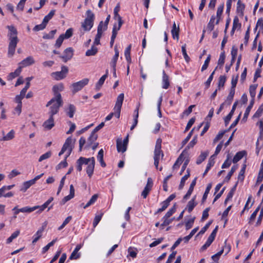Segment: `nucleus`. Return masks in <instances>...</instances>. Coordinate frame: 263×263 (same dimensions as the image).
I'll list each match as a JSON object with an SVG mask.
<instances>
[{"label":"nucleus","mask_w":263,"mask_h":263,"mask_svg":"<svg viewBox=\"0 0 263 263\" xmlns=\"http://www.w3.org/2000/svg\"><path fill=\"white\" fill-rule=\"evenodd\" d=\"M74 140L72 139L71 137L67 138L63 147L59 153V156H61L63 154L65 153L64 160L61 161L57 166V170H60L62 168L66 167L68 164L67 162V159L70 156L71 152L74 147Z\"/></svg>","instance_id":"f257e3e1"},{"label":"nucleus","mask_w":263,"mask_h":263,"mask_svg":"<svg viewBox=\"0 0 263 263\" xmlns=\"http://www.w3.org/2000/svg\"><path fill=\"white\" fill-rule=\"evenodd\" d=\"M8 29V37L9 41L8 50V56L12 57L15 51V48L18 42V39L17 36V31L14 26H7Z\"/></svg>","instance_id":"f03ea898"},{"label":"nucleus","mask_w":263,"mask_h":263,"mask_svg":"<svg viewBox=\"0 0 263 263\" xmlns=\"http://www.w3.org/2000/svg\"><path fill=\"white\" fill-rule=\"evenodd\" d=\"M124 95L123 93H120L117 97V101L114 108V112L110 113L105 118V121H109L115 116L117 118H119L120 116L121 109L124 100Z\"/></svg>","instance_id":"7ed1b4c3"},{"label":"nucleus","mask_w":263,"mask_h":263,"mask_svg":"<svg viewBox=\"0 0 263 263\" xmlns=\"http://www.w3.org/2000/svg\"><path fill=\"white\" fill-rule=\"evenodd\" d=\"M63 105L62 98L53 97L46 104L47 107H49V114L54 115L57 114L60 107Z\"/></svg>","instance_id":"20e7f679"},{"label":"nucleus","mask_w":263,"mask_h":263,"mask_svg":"<svg viewBox=\"0 0 263 263\" xmlns=\"http://www.w3.org/2000/svg\"><path fill=\"white\" fill-rule=\"evenodd\" d=\"M86 14V17L84 22L82 23L81 26L84 31H89L93 27L95 14L90 10H88Z\"/></svg>","instance_id":"39448f33"},{"label":"nucleus","mask_w":263,"mask_h":263,"mask_svg":"<svg viewBox=\"0 0 263 263\" xmlns=\"http://www.w3.org/2000/svg\"><path fill=\"white\" fill-rule=\"evenodd\" d=\"M88 82L89 79L88 78H85L79 82L74 83L72 85L73 92H76L81 90L85 86H86L88 83Z\"/></svg>","instance_id":"423d86ee"},{"label":"nucleus","mask_w":263,"mask_h":263,"mask_svg":"<svg viewBox=\"0 0 263 263\" xmlns=\"http://www.w3.org/2000/svg\"><path fill=\"white\" fill-rule=\"evenodd\" d=\"M68 71V68L66 66H64L62 67L61 71L53 72L51 75L56 80H60L64 79L66 77Z\"/></svg>","instance_id":"0eeeda50"},{"label":"nucleus","mask_w":263,"mask_h":263,"mask_svg":"<svg viewBox=\"0 0 263 263\" xmlns=\"http://www.w3.org/2000/svg\"><path fill=\"white\" fill-rule=\"evenodd\" d=\"M88 163L85 164V165H87L86 168V173L88 176L90 178L93 173L95 165V159L94 157H91L87 158Z\"/></svg>","instance_id":"6e6552de"},{"label":"nucleus","mask_w":263,"mask_h":263,"mask_svg":"<svg viewBox=\"0 0 263 263\" xmlns=\"http://www.w3.org/2000/svg\"><path fill=\"white\" fill-rule=\"evenodd\" d=\"M163 157V154L159 149V145H157V148H155L154 151V165L157 169H158L159 162L161 158Z\"/></svg>","instance_id":"1a4fd4ad"},{"label":"nucleus","mask_w":263,"mask_h":263,"mask_svg":"<svg viewBox=\"0 0 263 263\" xmlns=\"http://www.w3.org/2000/svg\"><path fill=\"white\" fill-rule=\"evenodd\" d=\"M153 185V181L151 178H148L146 186L141 193L143 198H146L152 190Z\"/></svg>","instance_id":"9d476101"},{"label":"nucleus","mask_w":263,"mask_h":263,"mask_svg":"<svg viewBox=\"0 0 263 263\" xmlns=\"http://www.w3.org/2000/svg\"><path fill=\"white\" fill-rule=\"evenodd\" d=\"M35 63V61L33 58L31 56H29L24 59L21 62L18 63V66L22 69L24 67L29 66Z\"/></svg>","instance_id":"9b49d317"},{"label":"nucleus","mask_w":263,"mask_h":263,"mask_svg":"<svg viewBox=\"0 0 263 263\" xmlns=\"http://www.w3.org/2000/svg\"><path fill=\"white\" fill-rule=\"evenodd\" d=\"M120 5L118 4L114 9V17L115 20H117L118 22V26H119V27H121L122 24H123V22L122 20L121 16L119 14V12L120 11Z\"/></svg>","instance_id":"f8f14e48"},{"label":"nucleus","mask_w":263,"mask_h":263,"mask_svg":"<svg viewBox=\"0 0 263 263\" xmlns=\"http://www.w3.org/2000/svg\"><path fill=\"white\" fill-rule=\"evenodd\" d=\"M73 54V50L72 48L69 47L64 50V54L62 57V58L63 59L64 62H66L67 61L72 58Z\"/></svg>","instance_id":"ddd939ff"},{"label":"nucleus","mask_w":263,"mask_h":263,"mask_svg":"<svg viewBox=\"0 0 263 263\" xmlns=\"http://www.w3.org/2000/svg\"><path fill=\"white\" fill-rule=\"evenodd\" d=\"M22 100L18 99V98H14V102L17 104V105L15 107L13 114L17 115V116L20 115L22 112Z\"/></svg>","instance_id":"4468645a"},{"label":"nucleus","mask_w":263,"mask_h":263,"mask_svg":"<svg viewBox=\"0 0 263 263\" xmlns=\"http://www.w3.org/2000/svg\"><path fill=\"white\" fill-rule=\"evenodd\" d=\"M53 116V115H50L49 119L44 122L43 126L45 129L49 130L54 126V119Z\"/></svg>","instance_id":"2eb2a0df"},{"label":"nucleus","mask_w":263,"mask_h":263,"mask_svg":"<svg viewBox=\"0 0 263 263\" xmlns=\"http://www.w3.org/2000/svg\"><path fill=\"white\" fill-rule=\"evenodd\" d=\"M64 89V86L62 84H59L53 86L52 90L54 93V97L62 98L60 92Z\"/></svg>","instance_id":"dca6fc26"},{"label":"nucleus","mask_w":263,"mask_h":263,"mask_svg":"<svg viewBox=\"0 0 263 263\" xmlns=\"http://www.w3.org/2000/svg\"><path fill=\"white\" fill-rule=\"evenodd\" d=\"M127 145L122 142L121 139L117 140V148L118 152L124 153L127 149Z\"/></svg>","instance_id":"f3484780"},{"label":"nucleus","mask_w":263,"mask_h":263,"mask_svg":"<svg viewBox=\"0 0 263 263\" xmlns=\"http://www.w3.org/2000/svg\"><path fill=\"white\" fill-rule=\"evenodd\" d=\"M87 158L81 157L77 161V169L79 172H81L82 170V165L88 163Z\"/></svg>","instance_id":"a211bd4d"},{"label":"nucleus","mask_w":263,"mask_h":263,"mask_svg":"<svg viewBox=\"0 0 263 263\" xmlns=\"http://www.w3.org/2000/svg\"><path fill=\"white\" fill-rule=\"evenodd\" d=\"M195 200L196 196H194L190 201H189L185 208L189 213H191L197 204V203L195 201Z\"/></svg>","instance_id":"6ab92c4d"},{"label":"nucleus","mask_w":263,"mask_h":263,"mask_svg":"<svg viewBox=\"0 0 263 263\" xmlns=\"http://www.w3.org/2000/svg\"><path fill=\"white\" fill-rule=\"evenodd\" d=\"M179 28L177 27L175 22H174L173 27L171 30L172 37L174 39H176L177 41L179 40Z\"/></svg>","instance_id":"aec40b11"},{"label":"nucleus","mask_w":263,"mask_h":263,"mask_svg":"<svg viewBox=\"0 0 263 263\" xmlns=\"http://www.w3.org/2000/svg\"><path fill=\"white\" fill-rule=\"evenodd\" d=\"M170 86L169 78L168 76L166 74L165 71H163V77H162V88L163 89H167Z\"/></svg>","instance_id":"412c9836"},{"label":"nucleus","mask_w":263,"mask_h":263,"mask_svg":"<svg viewBox=\"0 0 263 263\" xmlns=\"http://www.w3.org/2000/svg\"><path fill=\"white\" fill-rule=\"evenodd\" d=\"M108 70H107L106 71V73L102 76L99 80L98 82L97 83L96 85V89L99 90L100 89L102 85L104 84L105 80L108 77Z\"/></svg>","instance_id":"4be33fe9"},{"label":"nucleus","mask_w":263,"mask_h":263,"mask_svg":"<svg viewBox=\"0 0 263 263\" xmlns=\"http://www.w3.org/2000/svg\"><path fill=\"white\" fill-rule=\"evenodd\" d=\"M115 54L114 56L113 57L112 59H111V61L110 63V66L112 68H115L116 67L117 62L118 61L119 55V51H118V49L117 48V47L115 48Z\"/></svg>","instance_id":"5701e85b"},{"label":"nucleus","mask_w":263,"mask_h":263,"mask_svg":"<svg viewBox=\"0 0 263 263\" xmlns=\"http://www.w3.org/2000/svg\"><path fill=\"white\" fill-rule=\"evenodd\" d=\"M76 107L73 105L69 104L67 108H66L65 111L69 117L72 118L76 112Z\"/></svg>","instance_id":"b1692460"},{"label":"nucleus","mask_w":263,"mask_h":263,"mask_svg":"<svg viewBox=\"0 0 263 263\" xmlns=\"http://www.w3.org/2000/svg\"><path fill=\"white\" fill-rule=\"evenodd\" d=\"M33 184H34V181H32V180L25 181L23 183L20 189V191L23 192H25L31 185Z\"/></svg>","instance_id":"393cba45"},{"label":"nucleus","mask_w":263,"mask_h":263,"mask_svg":"<svg viewBox=\"0 0 263 263\" xmlns=\"http://www.w3.org/2000/svg\"><path fill=\"white\" fill-rule=\"evenodd\" d=\"M97 138H98L97 134H96L95 133L92 132L90 136L89 137V138L87 139V146H90V145H91L95 142V141L97 140Z\"/></svg>","instance_id":"a878e982"},{"label":"nucleus","mask_w":263,"mask_h":263,"mask_svg":"<svg viewBox=\"0 0 263 263\" xmlns=\"http://www.w3.org/2000/svg\"><path fill=\"white\" fill-rule=\"evenodd\" d=\"M22 71V69L18 66V67L12 72H11L8 76V80L11 81L15 78L18 77Z\"/></svg>","instance_id":"bb28decb"},{"label":"nucleus","mask_w":263,"mask_h":263,"mask_svg":"<svg viewBox=\"0 0 263 263\" xmlns=\"http://www.w3.org/2000/svg\"><path fill=\"white\" fill-rule=\"evenodd\" d=\"M44 231L43 228L39 229L33 236L32 243H34L42 237Z\"/></svg>","instance_id":"cd10ccee"},{"label":"nucleus","mask_w":263,"mask_h":263,"mask_svg":"<svg viewBox=\"0 0 263 263\" xmlns=\"http://www.w3.org/2000/svg\"><path fill=\"white\" fill-rule=\"evenodd\" d=\"M237 105V102H235L234 104L233 105L232 108L230 112V113L226 116V117L224 119L226 123H229V122L230 121L233 115L234 112L236 108Z\"/></svg>","instance_id":"c85d7f7f"},{"label":"nucleus","mask_w":263,"mask_h":263,"mask_svg":"<svg viewBox=\"0 0 263 263\" xmlns=\"http://www.w3.org/2000/svg\"><path fill=\"white\" fill-rule=\"evenodd\" d=\"M214 156H211L210 158L209 159V160L208 161V163L207 164L206 169L203 173V176H204L211 169V167L213 166L215 163L214 161Z\"/></svg>","instance_id":"c756f323"},{"label":"nucleus","mask_w":263,"mask_h":263,"mask_svg":"<svg viewBox=\"0 0 263 263\" xmlns=\"http://www.w3.org/2000/svg\"><path fill=\"white\" fill-rule=\"evenodd\" d=\"M175 219V218H165V217H163L162 218V220L163 222L160 224V229H163L165 226H168L171 224L172 221Z\"/></svg>","instance_id":"7c9ffc66"},{"label":"nucleus","mask_w":263,"mask_h":263,"mask_svg":"<svg viewBox=\"0 0 263 263\" xmlns=\"http://www.w3.org/2000/svg\"><path fill=\"white\" fill-rule=\"evenodd\" d=\"M187 174L182 177L180 184L179 185V190H182L184 186L186 180L189 178L190 176V171L189 170L186 171Z\"/></svg>","instance_id":"2f4dec72"},{"label":"nucleus","mask_w":263,"mask_h":263,"mask_svg":"<svg viewBox=\"0 0 263 263\" xmlns=\"http://www.w3.org/2000/svg\"><path fill=\"white\" fill-rule=\"evenodd\" d=\"M246 154L245 151H240L237 152L233 159V162L234 163H237L240 159H241L244 155Z\"/></svg>","instance_id":"473e14b6"},{"label":"nucleus","mask_w":263,"mask_h":263,"mask_svg":"<svg viewBox=\"0 0 263 263\" xmlns=\"http://www.w3.org/2000/svg\"><path fill=\"white\" fill-rule=\"evenodd\" d=\"M254 103V102L253 100H251L250 101V104L249 105V106L247 107V108H246V109L245 110L242 120L246 121L247 119L248 116L250 114V112L252 108L253 107Z\"/></svg>","instance_id":"72a5a7b5"},{"label":"nucleus","mask_w":263,"mask_h":263,"mask_svg":"<svg viewBox=\"0 0 263 263\" xmlns=\"http://www.w3.org/2000/svg\"><path fill=\"white\" fill-rule=\"evenodd\" d=\"M102 33L101 27L100 26L99 27H98V29H97V33L96 35L95 41L93 42L94 45H98L100 44V39L102 36Z\"/></svg>","instance_id":"f704fd0d"},{"label":"nucleus","mask_w":263,"mask_h":263,"mask_svg":"<svg viewBox=\"0 0 263 263\" xmlns=\"http://www.w3.org/2000/svg\"><path fill=\"white\" fill-rule=\"evenodd\" d=\"M184 154V151L181 153L180 156L178 158L176 161L174 163L173 168V169L177 168L179 167L180 165L182 163L183 161V156Z\"/></svg>","instance_id":"c9c22d12"},{"label":"nucleus","mask_w":263,"mask_h":263,"mask_svg":"<svg viewBox=\"0 0 263 263\" xmlns=\"http://www.w3.org/2000/svg\"><path fill=\"white\" fill-rule=\"evenodd\" d=\"M235 90L230 89L229 95L228 96L226 100L224 103L227 104L228 105H230L233 99L234 96L235 95Z\"/></svg>","instance_id":"e433bc0d"},{"label":"nucleus","mask_w":263,"mask_h":263,"mask_svg":"<svg viewBox=\"0 0 263 263\" xmlns=\"http://www.w3.org/2000/svg\"><path fill=\"white\" fill-rule=\"evenodd\" d=\"M241 27V24L239 23V20L237 17H235L233 22V27L231 33H234L235 30L239 29Z\"/></svg>","instance_id":"4c0bfd02"},{"label":"nucleus","mask_w":263,"mask_h":263,"mask_svg":"<svg viewBox=\"0 0 263 263\" xmlns=\"http://www.w3.org/2000/svg\"><path fill=\"white\" fill-rule=\"evenodd\" d=\"M223 7H224L223 5H222L219 6L217 8V13H216V17H217V21L216 22V24L219 23V22L220 20L221 19V16L223 12Z\"/></svg>","instance_id":"58836bf2"},{"label":"nucleus","mask_w":263,"mask_h":263,"mask_svg":"<svg viewBox=\"0 0 263 263\" xmlns=\"http://www.w3.org/2000/svg\"><path fill=\"white\" fill-rule=\"evenodd\" d=\"M128 255H127V257L128 256H130L132 258H135L137 255V250L135 248L129 247L128 249Z\"/></svg>","instance_id":"ea45409f"},{"label":"nucleus","mask_w":263,"mask_h":263,"mask_svg":"<svg viewBox=\"0 0 263 263\" xmlns=\"http://www.w3.org/2000/svg\"><path fill=\"white\" fill-rule=\"evenodd\" d=\"M98 197V196L97 194L93 195L91 199L88 201V202L83 207L84 209H86L87 208L89 207L91 205L93 204L97 200V198Z\"/></svg>","instance_id":"a19ab883"},{"label":"nucleus","mask_w":263,"mask_h":263,"mask_svg":"<svg viewBox=\"0 0 263 263\" xmlns=\"http://www.w3.org/2000/svg\"><path fill=\"white\" fill-rule=\"evenodd\" d=\"M237 165H234L231 167L230 171L229 172V173L228 174V175H227V176L226 177V178L224 180V182H228L230 180L231 177L233 175V173L237 170Z\"/></svg>","instance_id":"79ce46f5"},{"label":"nucleus","mask_w":263,"mask_h":263,"mask_svg":"<svg viewBox=\"0 0 263 263\" xmlns=\"http://www.w3.org/2000/svg\"><path fill=\"white\" fill-rule=\"evenodd\" d=\"M245 8V6L243 4L241 3L240 0H238L237 3V12L238 13L241 15L243 13V11Z\"/></svg>","instance_id":"37998d69"},{"label":"nucleus","mask_w":263,"mask_h":263,"mask_svg":"<svg viewBox=\"0 0 263 263\" xmlns=\"http://www.w3.org/2000/svg\"><path fill=\"white\" fill-rule=\"evenodd\" d=\"M208 155V152H202L197 159L196 163L198 164L201 163L205 159Z\"/></svg>","instance_id":"c03bdc74"},{"label":"nucleus","mask_w":263,"mask_h":263,"mask_svg":"<svg viewBox=\"0 0 263 263\" xmlns=\"http://www.w3.org/2000/svg\"><path fill=\"white\" fill-rule=\"evenodd\" d=\"M216 17L214 15L212 16L211 19L208 24L207 29L210 31H212L214 28V22L215 20Z\"/></svg>","instance_id":"a18cd8bd"},{"label":"nucleus","mask_w":263,"mask_h":263,"mask_svg":"<svg viewBox=\"0 0 263 263\" xmlns=\"http://www.w3.org/2000/svg\"><path fill=\"white\" fill-rule=\"evenodd\" d=\"M257 88V85H252L250 86L249 92L250 96L252 98L251 100H253L254 101V98L256 95V89Z\"/></svg>","instance_id":"49530a36"},{"label":"nucleus","mask_w":263,"mask_h":263,"mask_svg":"<svg viewBox=\"0 0 263 263\" xmlns=\"http://www.w3.org/2000/svg\"><path fill=\"white\" fill-rule=\"evenodd\" d=\"M36 210V208L30 207V206H24L20 209V211L22 213H30Z\"/></svg>","instance_id":"de8ad7c7"},{"label":"nucleus","mask_w":263,"mask_h":263,"mask_svg":"<svg viewBox=\"0 0 263 263\" xmlns=\"http://www.w3.org/2000/svg\"><path fill=\"white\" fill-rule=\"evenodd\" d=\"M14 131L12 129L11 130L6 136L3 137V140L9 141L12 139L14 137Z\"/></svg>","instance_id":"09e8293b"},{"label":"nucleus","mask_w":263,"mask_h":263,"mask_svg":"<svg viewBox=\"0 0 263 263\" xmlns=\"http://www.w3.org/2000/svg\"><path fill=\"white\" fill-rule=\"evenodd\" d=\"M120 28L121 27H119V26H117L116 24L114 25L112 31V35L111 37V39L112 40H115L118 33V31L120 29Z\"/></svg>","instance_id":"8fccbe9b"},{"label":"nucleus","mask_w":263,"mask_h":263,"mask_svg":"<svg viewBox=\"0 0 263 263\" xmlns=\"http://www.w3.org/2000/svg\"><path fill=\"white\" fill-rule=\"evenodd\" d=\"M55 13V10H52L50 11V12L46 15L44 19L43 22H45L46 24L48 23V22L52 18V17L53 16Z\"/></svg>","instance_id":"3c124183"},{"label":"nucleus","mask_w":263,"mask_h":263,"mask_svg":"<svg viewBox=\"0 0 263 263\" xmlns=\"http://www.w3.org/2000/svg\"><path fill=\"white\" fill-rule=\"evenodd\" d=\"M58 240V238H56L55 239H53L52 241H51L50 242H49L48 244H47L46 246H45L42 249V253H45L50 248V247L54 245V244L55 243V242Z\"/></svg>","instance_id":"603ef678"},{"label":"nucleus","mask_w":263,"mask_h":263,"mask_svg":"<svg viewBox=\"0 0 263 263\" xmlns=\"http://www.w3.org/2000/svg\"><path fill=\"white\" fill-rule=\"evenodd\" d=\"M98 49L97 48L95 47L94 46H92L90 49L88 50L86 52V56H91L95 55L97 52Z\"/></svg>","instance_id":"864d4df0"},{"label":"nucleus","mask_w":263,"mask_h":263,"mask_svg":"<svg viewBox=\"0 0 263 263\" xmlns=\"http://www.w3.org/2000/svg\"><path fill=\"white\" fill-rule=\"evenodd\" d=\"M226 81V77L224 76H220L219 78L218 81V89L224 86V83Z\"/></svg>","instance_id":"5fc2aeb1"},{"label":"nucleus","mask_w":263,"mask_h":263,"mask_svg":"<svg viewBox=\"0 0 263 263\" xmlns=\"http://www.w3.org/2000/svg\"><path fill=\"white\" fill-rule=\"evenodd\" d=\"M225 58H226V55H225L224 52V51L222 52L220 54V56H219V59L218 61V65H220L221 66H222L224 63Z\"/></svg>","instance_id":"6e6d98bb"},{"label":"nucleus","mask_w":263,"mask_h":263,"mask_svg":"<svg viewBox=\"0 0 263 263\" xmlns=\"http://www.w3.org/2000/svg\"><path fill=\"white\" fill-rule=\"evenodd\" d=\"M235 187L236 186H234L230 192L229 193H228V194L227 195V198H226L225 199V201H224V204H226L227 203V202H228V201H229L230 200H231L232 197H233V196L234 195V192H235Z\"/></svg>","instance_id":"4d7b16f0"},{"label":"nucleus","mask_w":263,"mask_h":263,"mask_svg":"<svg viewBox=\"0 0 263 263\" xmlns=\"http://www.w3.org/2000/svg\"><path fill=\"white\" fill-rule=\"evenodd\" d=\"M195 219V217H193L187 220L185 224L186 230H189L192 227Z\"/></svg>","instance_id":"13d9d810"},{"label":"nucleus","mask_w":263,"mask_h":263,"mask_svg":"<svg viewBox=\"0 0 263 263\" xmlns=\"http://www.w3.org/2000/svg\"><path fill=\"white\" fill-rule=\"evenodd\" d=\"M71 219L72 217L71 216H68L63 221V223L58 228V230L60 231L62 230L65 227V226L70 222Z\"/></svg>","instance_id":"bf43d9fd"},{"label":"nucleus","mask_w":263,"mask_h":263,"mask_svg":"<svg viewBox=\"0 0 263 263\" xmlns=\"http://www.w3.org/2000/svg\"><path fill=\"white\" fill-rule=\"evenodd\" d=\"M46 25L47 24L43 21L41 24L35 26L33 30L35 31L43 30L46 27Z\"/></svg>","instance_id":"052dcab7"},{"label":"nucleus","mask_w":263,"mask_h":263,"mask_svg":"<svg viewBox=\"0 0 263 263\" xmlns=\"http://www.w3.org/2000/svg\"><path fill=\"white\" fill-rule=\"evenodd\" d=\"M170 203H168L166 201L164 200L161 203V208H159L157 210V213H160L162 211H164L169 205Z\"/></svg>","instance_id":"680f3d73"},{"label":"nucleus","mask_w":263,"mask_h":263,"mask_svg":"<svg viewBox=\"0 0 263 263\" xmlns=\"http://www.w3.org/2000/svg\"><path fill=\"white\" fill-rule=\"evenodd\" d=\"M51 153L50 152H47L40 157V158L39 159V161L41 162V161H43L44 160L48 159L51 157Z\"/></svg>","instance_id":"e2e57ef3"},{"label":"nucleus","mask_w":263,"mask_h":263,"mask_svg":"<svg viewBox=\"0 0 263 263\" xmlns=\"http://www.w3.org/2000/svg\"><path fill=\"white\" fill-rule=\"evenodd\" d=\"M231 160L229 156H228L227 159L224 161L222 164L221 167L222 168H228L231 164Z\"/></svg>","instance_id":"0e129e2a"},{"label":"nucleus","mask_w":263,"mask_h":263,"mask_svg":"<svg viewBox=\"0 0 263 263\" xmlns=\"http://www.w3.org/2000/svg\"><path fill=\"white\" fill-rule=\"evenodd\" d=\"M263 180V162H261L260 164V170L259 171L257 181H261Z\"/></svg>","instance_id":"69168bd1"},{"label":"nucleus","mask_w":263,"mask_h":263,"mask_svg":"<svg viewBox=\"0 0 263 263\" xmlns=\"http://www.w3.org/2000/svg\"><path fill=\"white\" fill-rule=\"evenodd\" d=\"M64 39V35H60L56 41L55 46L57 48H59L61 46Z\"/></svg>","instance_id":"338daca9"},{"label":"nucleus","mask_w":263,"mask_h":263,"mask_svg":"<svg viewBox=\"0 0 263 263\" xmlns=\"http://www.w3.org/2000/svg\"><path fill=\"white\" fill-rule=\"evenodd\" d=\"M80 257V253L79 252H76L75 250H73L70 255L69 259L70 260L73 259H77L79 258Z\"/></svg>","instance_id":"774afa93"}]
</instances>
